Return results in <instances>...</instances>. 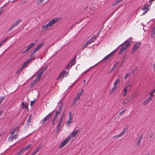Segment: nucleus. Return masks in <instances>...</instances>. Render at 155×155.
<instances>
[{
  "label": "nucleus",
  "mask_w": 155,
  "mask_h": 155,
  "mask_svg": "<svg viewBox=\"0 0 155 155\" xmlns=\"http://www.w3.org/2000/svg\"><path fill=\"white\" fill-rule=\"evenodd\" d=\"M8 38V37L5 38L4 39L2 40L0 42L3 44L7 40Z\"/></svg>",
  "instance_id": "42"
},
{
  "label": "nucleus",
  "mask_w": 155,
  "mask_h": 155,
  "mask_svg": "<svg viewBox=\"0 0 155 155\" xmlns=\"http://www.w3.org/2000/svg\"><path fill=\"white\" fill-rule=\"evenodd\" d=\"M137 95L136 94H133L132 95H130V97L131 98V100H133L134 98L136 97Z\"/></svg>",
  "instance_id": "40"
},
{
  "label": "nucleus",
  "mask_w": 155,
  "mask_h": 155,
  "mask_svg": "<svg viewBox=\"0 0 155 155\" xmlns=\"http://www.w3.org/2000/svg\"><path fill=\"white\" fill-rule=\"evenodd\" d=\"M39 78H38V77H37L35 78V79L31 82V87H32L35 84H36L39 81V80L40 79Z\"/></svg>",
  "instance_id": "16"
},
{
  "label": "nucleus",
  "mask_w": 155,
  "mask_h": 155,
  "mask_svg": "<svg viewBox=\"0 0 155 155\" xmlns=\"http://www.w3.org/2000/svg\"><path fill=\"white\" fill-rule=\"evenodd\" d=\"M120 79H117L114 83V86L117 87V84L120 83Z\"/></svg>",
  "instance_id": "23"
},
{
  "label": "nucleus",
  "mask_w": 155,
  "mask_h": 155,
  "mask_svg": "<svg viewBox=\"0 0 155 155\" xmlns=\"http://www.w3.org/2000/svg\"><path fill=\"white\" fill-rule=\"evenodd\" d=\"M73 116L71 112L69 113V119L66 122V125H68L70 124L73 122Z\"/></svg>",
  "instance_id": "12"
},
{
  "label": "nucleus",
  "mask_w": 155,
  "mask_h": 155,
  "mask_svg": "<svg viewBox=\"0 0 155 155\" xmlns=\"http://www.w3.org/2000/svg\"><path fill=\"white\" fill-rule=\"evenodd\" d=\"M142 10L144 11L143 15H144L149 10V6L148 5H145L142 8Z\"/></svg>",
  "instance_id": "14"
},
{
  "label": "nucleus",
  "mask_w": 155,
  "mask_h": 155,
  "mask_svg": "<svg viewBox=\"0 0 155 155\" xmlns=\"http://www.w3.org/2000/svg\"><path fill=\"white\" fill-rule=\"evenodd\" d=\"M155 92V89L152 90L151 91H150L149 93L150 97H152V98H153L154 97V95L153 94Z\"/></svg>",
  "instance_id": "25"
},
{
  "label": "nucleus",
  "mask_w": 155,
  "mask_h": 155,
  "mask_svg": "<svg viewBox=\"0 0 155 155\" xmlns=\"http://www.w3.org/2000/svg\"><path fill=\"white\" fill-rule=\"evenodd\" d=\"M155 29L154 28H153L152 31V34L151 35V37L152 38H153L155 37Z\"/></svg>",
  "instance_id": "34"
},
{
  "label": "nucleus",
  "mask_w": 155,
  "mask_h": 155,
  "mask_svg": "<svg viewBox=\"0 0 155 155\" xmlns=\"http://www.w3.org/2000/svg\"><path fill=\"white\" fill-rule=\"evenodd\" d=\"M70 140L68 137L61 143V145L59 146V148L60 149L62 148L67 144Z\"/></svg>",
  "instance_id": "11"
},
{
  "label": "nucleus",
  "mask_w": 155,
  "mask_h": 155,
  "mask_svg": "<svg viewBox=\"0 0 155 155\" xmlns=\"http://www.w3.org/2000/svg\"><path fill=\"white\" fill-rule=\"evenodd\" d=\"M51 113L47 115L45 117H44L43 119L41 121L40 123L43 124L45 123L47 120H49L50 117H51Z\"/></svg>",
  "instance_id": "8"
},
{
  "label": "nucleus",
  "mask_w": 155,
  "mask_h": 155,
  "mask_svg": "<svg viewBox=\"0 0 155 155\" xmlns=\"http://www.w3.org/2000/svg\"><path fill=\"white\" fill-rule=\"evenodd\" d=\"M36 51H35L34 49L33 51L31 53L30 57H31L32 56L34 55L36 52Z\"/></svg>",
  "instance_id": "39"
},
{
  "label": "nucleus",
  "mask_w": 155,
  "mask_h": 155,
  "mask_svg": "<svg viewBox=\"0 0 155 155\" xmlns=\"http://www.w3.org/2000/svg\"><path fill=\"white\" fill-rule=\"evenodd\" d=\"M5 99V97H0V100L2 102V101Z\"/></svg>",
  "instance_id": "55"
},
{
  "label": "nucleus",
  "mask_w": 155,
  "mask_h": 155,
  "mask_svg": "<svg viewBox=\"0 0 155 155\" xmlns=\"http://www.w3.org/2000/svg\"><path fill=\"white\" fill-rule=\"evenodd\" d=\"M28 64V63L27 61H25L23 64V65H22L21 67L23 69L25 68V67Z\"/></svg>",
  "instance_id": "36"
},
{
  "label": "nucleus",
  "mask_w": 155,
  "mask_h": 155,
  "mask_svg": "<svg viewBox=\"0 0 155 155\" xmlns=\"http://www.w3.org/2000/svg\"><path fill=\"white\" fill-rule=\"evenodd\" d=\"M35 103V101H31L30 103V105L31 106H33V104Z\"/></svg>",
  "instance_id": "53"
},
{
  "label": "nucleus",
  "mask_w": 155,
  "mask_h": 155,
  "mask_svg": "<svg viewBox=\"0 0 155 155\" xmlns=\"http://www.w3.org/2000/svg\"><path fill=\"white\" fill-rule=\"evenodd\" d=\"M130 99H131V98L130 97V96H129L128 97L126 98L124 100L123 104H127L130 101L132 100H131Z\"/></svg>",
  "instance_id": "20"
},
{
  "label": "nucleus",
  "mask_w": 155,
  "mask_h": 155,
  "mask_svg": "<svg viewBox=\"0 0 155 155\" xmlns=\"http://www.w3.org/2000/svg\"><path fill=\"white\" fill-rule=\"evenodd\" d=\"M119 63V62L117 61L114 64L112 68L110 69V70L108 72L109 74H110L111 72H113V71L116 68V66L118 65Z\"/></svg>",
  "instance_id": "19"
},
{
  "label": "nucleus",
  "mask_w": 155,
  "mask_h": 155,
  "mask_svg": "<svg viewBox=\"0 0 155 155\" xmlns=\"http://www.w3.org/2000/svg\"><path fill=\"white\" fill-rule=\"evenodd\" d=\"M90 68H89L88 69H87V70H86V71H84L83 73H87V72L88 71H89V70H90Z\"/></svg>",
  "instance_id": "61"
},
{
  "label": "nucleus",
  "mask_w": 155,
  "mask_h": 155,
  "mask_svg": "<svg viewBox=\"0 0 155 155\" xmlns=\"http://www.w3.org/2000/svg\"><path fill=\"white\" fill-rule=\"evenodd\" d=\"M130 85L129 84L127 86H125L124 87L123 90V91L124 92V93L123 94V96L125 97L126 95L127 94V90L129 88H130Z\"/></svg>",
  "instance_id": "13"
},
{
  "label": "nucleus",
  "mask_w": 155,
  "mask_h": 155,
  "mask_svg": "<svg viewBox=\"0 0 155 155\" xmlns=\"http://www.w3.org/2000/svg\"><path fill=\"white\" fill-rule=\"evenodd\" d=\"M30 144L29 145H28L26 147L21 149V150L23 153V152H24L26 150H27L29 148V147L30 146Z\"/></svg>",
  "instance_id": "28"
},
{
  "label": "nucleus",
  "mask_w": 155,
  "mask_h": 155,
  "mask_svg": "<svg viewBox=\"0 0 155 155\" xmlns=\"http://www.w3.org/2000/svg\"><path fill=\"white\" fill-rule=\"evenodd\" d=\"M58 113H55V114L54 116V117L53 119L52 120V123L53 124H54L55 123V121H56V120L57 119L58 117Z\"/></svg>",
  "instance_id": "26"
},
{
  "label": "nucleus",
  "mask_w": 155,
  "mask_h": 155,
  "mask_svg": "<svg viewBox=\"0 0 155 155\" xmlns=\"http://www.w3.org/2000/svg\"><path fill=\"white\" fill-rule=\"evenodd\" d=\"M62 108L60 107H59L58 110V111H56V113L58 114H60L62 110Z\"/></svg>",
  "instance_id": "47"
},
{
  "label": "nucleus",
  "mask_w": 155,
  "mask_h": 155,
  "mask_svg": "<svg viewBox=\"0 0 155 155\" xmlns=\"http://www.w3.org/2000/svg\"><path fill=\"white\" fill-rule=\"evenodd\" d=\"M87 46V43H85L82 47V49H84Z\"/></svg>",
  "instance_id": "50"
},
{
  "label": "nucleus",
  "mask_w": 155,
  "mask_h": 155,
  "mask_svg": "<svg viewBox=\"0 0 155 155\" xmlns=\"http://www.w3.org/2000/svg\"><path fill=\"white\" fill-rule=\"evenodd\" d=\"M31 58L27 60L26 61H27L28 63L29 62L32 61L33 60H34L36 58L35 56L31 57Z\"/></svg>",
  "instance_id": "30"
},
{
  "label": "nucleus",
  "mask_w": 155,
  "mask_h": 155,
  "mask_svg": "<svg viewBox=\"0 0 155 155\" xmlns=\"http://www.w3.org/2000/svg\"><path fill=\"white\" fill-rule=\"evenodd\" d=\"M3 113V111L1 110V111H0V116H1Z\"/></svg>",
  "instance_id": "62"
},
{
  "label": "nucleus",
  "mask_w": 155,
  "mask_h": 155,
  "mask_svg": "<svg viewBox=\"0 0 155 155\" xmlns=\"http://www.w3.org/2000/svg\"><path fill=\"white\" fill-rule=\"evenodd\" d=\"M47 68L45 67H42L39 70V74L38 76H37L40 79L41 78L42 76V74L46 70Z\"/></svg>",
  "instance_id": "10"
},
{
  "label": "nucleus",
  "mask_w": 155,
  "mask_h": 155,
  "mask_svg": "<svg viewBox=\"0 0 155 155\" xmlns=\"http://www.w3.org/2000/svg\"><path fill=\"white\" fill-rule=\"evenodd\" d=\"M61 123H58L57 126V129L56 130V132L59 131L61 129Z\"/></svg>",
  "instance_id": "29"
},
{
  "label": "nucleus",
  "mask_w": 155,
  "mask_h": 155,
  "mask_svg": "<svg viewBox=\"0 0 155 155\" xmlns=\"http://www.w3.org/2000/svg\"><path fill=\"white\" fill-rule=\"evenodd\" d=\"M21 21V20H17L15 22L12 24L10 26V27L9 28L8 31H11L13 28L15 27L16 26L18 25L19 23Z\"/></svg>",
  "instance_id": "7"
},
{
  "label": "nucleus",
  "mask_w": 155,
  "mask_h": 155,
  "mask_svg": "<svg viewBox=\"0 0 155 155\" xmlns=\"http://www.w3.org/2000/svg\"><path fill=\"white\" fill-rule=\"evenodd\" d=\"M63 116L61 117L60 119V120L59 122V123H61L62 124V121L63 120Z\"/></svg>",
  "instance_id": "57"
},
{
  "label": "nucleus",
  "mask_w": 155,
  "mask_h": 155,
  "mask_svg": "<svg viewBox=\"0 0 155 155\" xmlns=\"http://www.w3.org/2000/svg\"><path fill=\"white\" fill-rule=\"evenodd\" d=\"M114 53V51H113L112 52L110 53V54L107 55L103 59V60H108L110 57L112 56Z\"/></svg>",
  "instance_id": "21"
},
{
  "label": "nucleus",
  "mask_w": 155,
  "mask_h": 155,
  "mask_svg": "<svg viewBox=\"0 0 155 155\" xmlns=\"http://www.w3.org/2000/svg\"><path fill=\"white\" fill-rule=\"evenodd\" d=\"M125 132V129H124L123 130L121 131L120 134H119V136L120 137H122L123 135H124Z\"/></svg>",
  "instance_id": "37"
},
{
  "label": "nucleus",
  "mask_w": 155,
  "mask_h": 155,
  "mask_svg": "<svg viewBox=\"0 0 155 155\" xmlns=\"http://www.w3.org/2000/svg\"><path fill=\"white\" fill-rule=\"evenodd\" d=\"M75 59L76 57H75L68 64L67 66L66 67V69L71 68L72 66L74 65L75 64Z\"/></svg>",
  "instance_id": "6"
},
{
  "label": "nucleus",
  "mask_w": 155,
  "mask_h": 155,
  "mask_svg": "<svg viewBox=\"0 0 155 155\" xmlns=\"http://www.w3.org/2000/svg\"><path fill=\"white\" fill-rule=\"evenodd\" d=\"M21 105H22V108L24 109H26L28 108L27 104H24V102L21 103Z\"/></svg>",
  "instance_id": "33"
},
{
  "label": "nucleus",
  "mask_w": 155,
  "mask_h": 155,
  "mask_svg": "<svg viewBox=\"0 0 155 155\" xmlns=\"http://www.w3.org/2000/svg\"><path fill=\"white\" fill-rule=\"evenodd\" d=\"M23 153L22 152V151L20 150L17 153H15V155H21L23 154Z\"/></svg>",
  "instance_id": "41"
},
{
  "label": "nucleus",
  "mask_w": 155,
  "mask_h": 155,
  "mask_svg": "<svg viewBox=\"0 0 155 155\" xmlns=\"http://www.w3.org/2000/svg\"><path fill=\"white\" fill-rule=\"evenodd\" d=\"M58 21V18H55L51 19L47 24L43 26L42 28L44 31L46 30L48 28L52 26L54 24Z\"/></svg>",
  "instance_id": "2"
},
{
  "label": "nucleus",
  "mask_w": 155,
  "mask_h": 155,
  "mask_svg": "<svg viewBox=\"0 0 155 155\" xmlns=\"http://www.w3.org/2000/svg\"><path fill=\"white\" fill-rule=\"evenodd\" d=\"M130 74L129 73H127V74L124 77V79L125 80H126L128 77L129 76H130Z\"/></svg>",
  "instance_id": "46"
},
{
  "label": "nucleus",
  "mask_w": 155,
  "mask_h": 155,
  "mask_svg": "<svg viewBox=\"0 0 155 155\" xmlns=\"http://www.w3.org/2000/svg\"><path fill=\"white\" fill-rule=\"evenodd\" d=\"M80 130L79 129L76 130H74L72 131L70 135L68 137V138L70 140L71 139L74 137L76 135L79 133Z\"/></svg>",
  "instance_id": "4"
},
{
  "label": "nucleus",
  "mask_w": 155,
  "mask_h": 155,
  "mask_svg": "<svg viewBox=\"0 0 155 155\" xmlns=\"http://www.w3.org/2000/svg\"><path fill=\"white\" fill-rule=\"evenodd\" d=\"M36 44V42L35 43H31L30 45L27 46L26 49L23 51L22 53H24L29 51L33 46L35 45Z\"/></svg>",
  "instance_id": "5"
},
{
  "label": "nucleus",
  "mask_w": 155,
  "mask_h": 155,
  "mask_svg": "<svg viewBox=\"0 0 155 155\" xmlns=\"http://www.w3.org/2000/svg\"><path fill=\"white\" fill-rule=\"evenodd\" d=\"M140 46V43L138 42L136 44H135L133 47V50L131 52V53L133 54L134 52L137 50L138 48Z\"/></svg>",
  "instance_id": "9"
},
{
  "label": "nucleus",
  "mask_w": 155,
  "mask_h": 155,
  "mask_svg": "<svg viewBox=\"0 0 155 155\" xmlns=\"http://www.w3.org/2000/svg\"><path fill=\"white\" fill-rule=\"evenodd\" d=\"M63 116L61 117L60 119V120L59 122V123H61L62 124V121L63 120Z\"/></svg>",
  "instance_id": "56"
},
{
  "label": "nucleus",
  "mask_w": 155,
  "mask_h": 155,
  "mask_svg": "<svg viewBox=\"0 0 155 155\" xmlns=\"http://www.w3.org/2000/svg\"><path fill=\"white\" fill-rule=\"evenodd\" d=\"M15 131H16L14 129L11 130L10 132V134H11V135H12V134H15Z\"/></svg>",
  "instance_id": "48"
},
{
  "label": "nucleus",
  "mask_w": 155,
  "mask_h": 155,
  "mask_svg": "<svg viewBox=\"0 0 155 155\" xmlns=\"http://www.w3.org/2000/svg\"><path fill=\"white\" fill-rule=\"evenodd\" d=\"M19 126H17L14 129V130L16 131L19 128Z\"/></svg>",
  "instance_id": "58"
},
{
  "label": "nucleus",
  "mask_w": 155,
  "mask_h": 155,
  "mask_svg": "<svg viewBox=\"0 0 155 155\" xmlns=\"http://www.w3.org/2000/svg\"><path fill=\"white\" fill-rule=\"evenodd\" d=\"M153 135L152 134H150V135H149V138H152V137H153Z\"/></svg>",
  "instance_id": "59"
},
{
  "label": "nucleus",
  "mask_w": 155,
  "mask_h": 155,
  "mask_svg": "<svg viewBox=\"0 0 155 155\" xmlns=\"http://www.w3.org/2000/svg\"><path fill=\"white\" fill-rule=\"evenodd\" d=\"M44 42H43L41 43V44L37 45V47L35 48L34 49L37 52L40 49V48L42 46L44 45Z\"/></svg>",
  "instance_id": "22"
},
{
  "label": "nucleus",
  "mask_w": 155,
  "mask_h": 155,
  "mask_svg": "<svg viewBox=\"0 0 155 155\" xmlns=\"http://www.w3.org/2000/svg\"><path fill=\"white\" fill-rule=\"evenodd\" d=\"M79 99L76 97H75L73 100V103L74 104L76 103Z\"/></svg>",
  "instance_id": "43"
},
{
  "label": "nucleus",
  "mask_w": 155,
  "mask_h": 155,
  "mask_svg": "<svg viewBox=\"0 0 155 155\" xmlns=\"http://www.w3.org/2000/svg\"><path fill=\"white\" fill-rule=\"evenodd\" d=\"M132 39V38L130 37L127 40L124 41L123 43L120 45H122V47L121 48L120 51L118 53L119 55L121 54L130 46L131 42V41H130V40Z\"/></svg>",
  "instance_id": "1"
},
{
  "label": "nucleus",
  "mask_w": 155,
  "mask_h": 155,
  "mask_svg": "<svg viewBox=\"0 0 155 155\" xmlns=\"http://www.w3.org/2000/svg\"><path fill=\"white\" fill-rule=\"evenodd\" d=\"M63 107V104H61L59 106L61 108H62Z\"/></svg>",
  "instance_id": "63"
},
{
  "label": "nucleus",
  "mask_w": 155,
  "mask_h": 155,
  "mask_svg": "<svg viewBox=\"0 0 155 155\" xmlns=\"http://www.w3.org/2000/svg\"><path fill=\"white\" fill-rule=\"evenodd\" d=\"M125 132V129H124L123 130L121 131L120 134H119V136L120 137H122L123 135H124Z\"/></svg>",
  "instance_id": "38"
},
{
  "label": "nucleus",
  "mask_w": 155,
  "mask_h": 155,
  "mask_svg": "<svg viewBox=\"0 0 155 155\" xmlns=\"http://www.w3.org/2000/svg\"><path fill=\"white\" fill-rule=\"evenodd\" d=\"M143 137V135H142L137 140V145L140 146V143L142 140V139Z\"/></svg>",
  "instance_id": "24"
},
{
  "label": "nucleus",
  "mask_w": 155,
  "mask_h": 155,
  "mask_svg": "<svg viewBox=\"0 0 155 155\" xmlns=\"http://www.w3.org/2000/svg\"><path fill=\"white\" fill-rule=\"evenodd\" d=\"M18 136V135L17 134H15L14 135H11L9 136L8 140L9 141H12L13 140L16 139Z\"/></svg>",
  "instance_id": "15"
},
{
  "label": "nucleus",
  "mask_w": 155,
  "mask_h": 155,
  "mask_svg": "<svg viewBox=\"0 0 155 155\" xmlns=\"http://www.w3.org/2000/svg\"><path fill=\"white\" fill-rule=\"evenodd\" d=\"M127 110V109H125L124 110H123V111H122L121 112H120V113H119V115H123L124 113Z\"/></svg>",
  "instance_id": "44"
},
{
  "label": "nucleus",
  "mask_w": 155,
  "mask_h": 155,
  "mask_svg": "<svg viewBox=\"0 0 155 155\" xmlns=\"http://www.w3.org/2000/svg\"><path fill=\"white\" fill-rule=\"evenodd\" d=\"M123 0H117L115 2V5H117L120 2H121Z\"/></svg>",
  "instance_id": "49"
},
{
  "label": "nucleus",
  "mask_w": 155,
  "mask_h": 155,
  "mask_svg": "<svg viewBox=\"0 0 155 155\" xmlns=\"http://www.w3.org/2000/svg\"><path fill=\"white\" fill-rule=\"evenodd\" d=\"M97 37V36L94 35L89 40L91 41V43L94 41Z\"/></svg>",
  "instance_id": "27"
},
{
  "label": "nucleus",
  "mask_w": 155,
  "mask_h": 155,
  "mask_svg": "<svg viewBox=\"0 0 155 155\" xmlns=\"http://www.w3.org/2000/svg\"><path fill=\"white\" fill-rule=\"evenodd\" d=\"M23 69L21 67L20 68H19L18 71H16V74H19L20 73L21 71H22V70Z\"/></svg>",
  "instance_id": "45"
},
{
  "label": "nucleus",
  "mask_w": 155,
  "mask_h": 155,
  "mask_svg": "<svg viewBox=\"0 0 155 155\" xmlns=\"http://www.w3.org/2000/svg\"><path fill=\"white\" fill-rule=\"evenodd\" d=\"M87 43V45H88L89 44H90L91 43V41H90L89 40H88V41L85 43Z\"/></svg>",
  "instance_id": "51"
},
{
  "label": "nucleus",
  "mask_w": 155,
  "mask_h": 155,
  "mask_svg": "<svg viewBox=\"0 0 155 155\" xmlns=\"http://www.w3.org/2000/svg\"><path fill=\"white\" fill-rule=\"evenodd\" d=\"M138 70V68L137 66H136L133 69V71H136Z\"/></svg>",
  "instance_id": "54"
},
{
  "label": "nucleus",
  "mask_w": 155,
  "mask_h": 155,
  "mask_svg": "<svg viewBox=\"0 0 155 155\" xmlns=\"http://www.w3.org/2000/svg\"><path fill=\"white\" fill-rule=\"evenodd\" d=\"M119 46L114 51H115V50H118L119 49V46Z\"/></svg>",
  "instance_id": "64"
},
{
  "label": "nucleus",
  "mask_w": 155,
  "mask_h": 155,
  "mask_svg": "<svg viewBox=\"0 0 155 155\" xmlns=\"http://www.w3.org/2000/svg\"><path fill=\"white\" fill-rule=\"evenodd\" d=\"M41 147L40 145H38V147L34 151L31 155H35V154L39 151L41 148Z\"/></svg>",
  "instance_id": "18"
},
{
  "label": "nucleus",
  "mask_w": 155,
  "mask_h": 155,
  "mask_svg": "<svg viewBox=\"0 0 155 155\" xmlns=\"http://www.w3.org/2000/svg\"><path fill=\"white\" fill-rule=\"evenodd\" d=\"M153 98L150 97H148L143 102V104L144 105H145L148 104L150 101L152 100Z\"/></svg>",
  "instance_id": "17"
},
{
  "label": "nucleus",
  "mask_w": 155,
  "mask_h": 155,
  "mask_svg": "<svg viewBox=\"0 0 155 155\" xmlns=\"http://www.w3.org/2000/svg\"><path fill=\"white\" fill-rule=\"evenodd\" d=\"M117 87H115L114 86H113L112 89L110 91V95H111L114 92V91L116 90L117 89Z\"/></svg>",
  "instance_id": "32"
},
{
  "label": "nucleus",
  "mask_w": 155,
  "mask_h": 155,
  "mask_svg": "<svg viewBox=\"0 0 155 155\" xmlns=\"http://www.w3.org/2000/svg\"><path fill=\"white\" fill-rule=\"evenodd\" d=\"M68 72L66 71H63L61 72L58 76L57 78L58 80H60L61 81L62 80V78L64 77H66L68 76Z\"/></svg>",
  "instance_id": "3"
},
{
  "label": "nucleus",
  "mask_w": 155,
  "mask_h": 155,
  "mask_svg": "<svg viewBox=\"0 0 155 155\" xmlns=\"http://www.w3.org/2000/svg\"><path fill=\"white\" fill-rule=\"evenodd\" d=\"M87 43V45H88L89 44H90L91 43V41H90L89 40H88V41L85 43Z\"/></svg>",
  "instance_id": "52"
},
{
  "label": "nucleus",
  "mask_w": 155,
  "mask_h": 155,
  "mask_svg": "<svg viewBox=\"0 0 155 155\" xmlns=\"http://www.w3.org/2000/svg\"><path fill=\"white\" fill-rule=\"evenodd\" d=\"M119 137H120L119 136V134L117 135H116V136H115L114 137V138H117Z\"/></svg>",
  "instance_id": "60"
},
{
  "label": "nucleus",
  "mask_w": 155,
  "mask_h": 155,
  "mask_svg": "<svg viewBox=\"0 0 155 155\" xmlns=\"http://www.w3.org/2000/svg\"><path fill=\"white\" fill-rule=\"evenodd\" d=\"M83 91L82 90V91L79 93L77 95L76 97L79 99L81 95H82V92Z\"/></svg>",
  "instance_id": "35"
},
{
  "label": "nucleus",
  "mask_w": 155,
  "mask_h": 155,
  "mask_svg": "<svg viewBox=\"0 0 155 155\" xmlns=\"http://www.w3.org/2000/svg\"><path fill=\"white\" fill-rule=\"evenodd\" d=\"M32 115H30L28 117V118L27 120V124L29 125L31 123V121L32 119Z\"/></svg>",
  "instance_id": "31"
}]
</instances>
